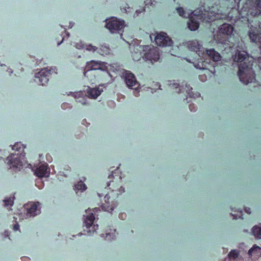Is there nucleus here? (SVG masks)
Here are the masks:
<instances>
[{
  "label": "nucleus",
  "instance_id": "58836bf2",
  "mask_svg": "<svg viewBox=\"0 0 261 261\" xmlns=\"http://www.w3.org/2000/svg\"><path fill=\"white\" fill-rule=\"evenodd\" d=\"M63 38L62 39V41H63ZM62 41H61L60 43H58V45H60V44L62 43Z\"/></svg>",
  "mask_w": 261,
  "mask_h": 261
},
{
  "label": "nucleus",
  "instance_id": "412c9836",
  "mask_svg": "<svg viewBox=\"0 0 261 261\" xmlns=\"http://www.w3.org/2000/svg\"><path fill=\"white\" fill-rule=\"evenodd\" d=\"M252 231L256 238L261 239V227L254 226L252 229Z\"/></svg>",
  "mask_w": 261,
  "mask_h": 261
},
{
  "label": "nucleus",
  "instance_id": "f8f14e48",
  "mask_svg": "<svg viewBox=\"0 0 261 261\" xmlns=\"http://www.w3.org/2000/svg\"><path fill=\"white\" fill-rule=\"evenodd\" d=\"M105 202H102L100 206L104 211L111 213L116 206L115 202L111 200L109 194H107L104 197Z\"/></svg>",
  "mask_w": 261,
  "mask_h": 261
},
{
  "label": "nucleus",
  "instance_id": "a878e982",
  "mask_svg": "<svg viewBox=\"0 0 261 261\" xmlns=\"http://www.w3.org/2000/svg\"><path fill=\"white\" fill-rule=\"evenodd\" d=\"M112 186V187L110 188V189H112V191H116L117 189H118V187L119 185H117L116 183L114 182V181H110V183L107 185L108 187H110Z\"/></svg>",
  "mask_w": 261,
  "mask_h": 261
},
{
  "label": "nucleus",
  "instance_id": "39448f33",
  "mask_svg": "<svg viewBox=\"0 0 261 261\" xmlns=\"http://www.w3.org/2000/svg\"><path fill=\"white\" fill-rule=\"evenodd\" d=\"M107 63L105 62L91 61L87 63L84 75L88 80L93 83L96 79V76L94 73V71L97 70H101L106 71L107 73L110 74L109 72L108 66Z\"/></svg>",
  "mask_w": 261,
  "mask_h": 261
},
{
  "label": "nucleus",
  "instance_id": "7ed1b4c3",
  "mask_svg": "<svg viewBox=\"0 0 261 261\" xmlns=\"http://www.w3.org/2000/svg\"><path fill=\"white\" fill-rule=\"evenodd\" d=\"M249 57L246 51L237 50L234 61L239 63L238 74L241 82L247 85L255 80V73L252 69L253 62L249 61Z\"/></svg>",
  "mask_w": 261,
  "mask_h": 261
},
{
  "label": "nucleus",
  "instance_id": "393cba45",
  "mask_svg": "<svg viewBox=\"0 0 261 261\" xmlns=\"http://www.w3.org/2000/svg\"><path fill=\"white\" fill-rule=\"evenodd\" d=\"M176 10L179 16L184 17L187 18L188 17V15H186V12L185 11L184 9L182 7H178L176 8ZM188 14V15H189Z\"/></svg>",
  "mask_w": 261,
  "mask_h": 261
},
{
  "label": "nucleus",
  "instance_id": "9b49d317",
  "mask_svg": "<svg viewBox=\"0 0 261 261\" xmlns=\"http://www.w3.org/2000/svg\"><path fill=\"white\" fill-rule=\"evenodd\" d=\"M156 44L160 46H170L173 44L172 40L165 33L158 34L154 39Z\"/></svg>",
  "mask_w": 261,
  "mask_h": 261
},
{
  "label": "nucleus",
  "instance_id": "c9c22d12",
  "mask_svg": "<svg viewBox=\"0 0 261 261\" xmlns=\"http://www.w3.org/2000/svg\"><path fill=\"white\" fill-rule=\"evenodd\" d=\"M97 194H98V196H99V197H101L102 196H103V193H101V194H100V193H97Z\"/></svg>",
  "mask_w": 261,
  "mask_h": 261
},
{
  "label": "nucleus",
  "instance_id": "c85d7f7f",
  "mask_svg": "<svg viewBox=\"0 0 261 261\" xmlns=\"http://www.w3.org/2000/svg\"><path fill=\"white\" fill-rule=\"evenodd\" d=\"M19 229V225L18 224H16L13 226V229L14 231H17Z\"/></svg>",
  "mask_w": 261,
  "mask_h": 261
},
{
  "label": "nucleus",
  "instance_id": "f704fd0d",
  "mask_svg": "<svg viewBox=\"0 0 261 261\" xmlns=\"http://www.w3.org/2000/svg\"><path fill=\"white\" fill-rule=\"evenodd\" d=\"M76 101L81 102L83 105H85L86 103L85 101H82L81 100H79V101L76 100Z\"/></svg>",
  "mask_w": 261,
  "mask_h": 261
},
{
  "label": "nucleus",
  "instance_id": "4c0bfd02",
  "mask_svg": "<svg viewBox=\"0 0 261 261\" xmlns=\"http://www.w3.org/2000/svg\"><path fill=\"white\" fill-rule=\"evenodd\" d=\"M106 235H107V237L108 236H110V233H108V232H107V233H106Z\"/></svg>",
  "mask_w": 261,
  "mask_h": 261
},
{
  "label": "nucleus",
  "instance_id": "a19ab883",
  "mask_svg": "<svg viewBox=\"0 0 261 261\" xmlns=\"http://www.w3.org/2000/svg\"><path fill=\"white\" fill-rule=\"evenodd\" d=\"M119 178L120 179H121V176H119Z\"/></svg>",
  "mask_w": 261,
  "mask_h": 261
},
{
  "label": "nucleus",
  "instance_id": "79ce46f5",
  "mask_svg": "<svg viewBox=\"0 0 261 261\" xmlns=\"http://www.w3.org/2000/svg\"><path fill=\"white\" fill-rule=\"evenodd\" d=\"M240 213H241V214L242 213V210H241V211H240Z\"/></svg>",
  "mask_w": 261,
  "mask_h": 261
},
{
  "label": "nucleus",
  "instance_id": "f257e3e1",
  "mask_svg": "<svg viewBox=\"0 0 261 261\" xmlns=\"http://www.w3.org/2000/svg\"><path fill=\"white\" fill-rule=\"evenodd\" d=\"M241 1H237L236 5L231 6V1L226 0L225 5L227 8L230 10L227 15H224V17L226 20L232 22L242 18V21L251 24L253 22L252 18L261 14V0H246L240 8Z\"/></svg>",
  "mask_w": 261,
  "mask_h": 261
},
{
  "label": "nucleus",
  "instance_id": "f03ea898",
  "mask_svg": "<svg viewBox=\"0 0 261 261\" xmlns=\"http://www.w3.org/2000/svg\"><path fill=\"white\" fill-rule=\"evenodd\" d=\"M187 45L190 50L193 52L194 59L191 61L190 59H185L189 63L193 64L194 67L197 69L206 70L210 63L203 61L202 58L208 56L210 59L216 62L221 60V57L219 53L214 49H204L202 46L197 41H190L187 43Z\"/></svg>",
  "mask_w": 261,
  "mask_h": 261
},
{
  "label": "nucleus",
  "instance_id": "7c9ffc66",
  "mask_svg": "<svg viewBox=\"0 0 261 261\" xmlns=\"http://www.w3.org/2000/svg\"><path fill=\"white\" fill-rule=\"evenodd\" d=\"M245 211L247 213L249 214H251V210L250 208L245 207Z\"/></svg>",
  "mask_w": 261,
  "mask_h": 261
},
{
  "label": "nucleus",
  "instance_id": "0eeeda50",
  "mask_svg": "<svg viewBox=\"0 0 261 261\" xmlns=\"http://www.w3.org/2000/svg\"><path fill=\"white\" fill-rule=\"evenodd\" d=\"M144 50H147L144 55V58L145 60L150 61L151 63L159 60L160 55L158 49L156 47L153 46L145 45L143 47Z\"/></svg>",
  "mask_w": 261,
  "mask_h": 261
},
{
  "label": "nucleus",
  "instance_id": "423d86ee",
  "mask_svg": "<svg viewBox=\"0 0 261 261\" xmlns=\"http://www.w3.org/2000/svg\"><path fill=\"white\" fill-rule=\"evenodd\" d=\"M53 68L48 69L47 68L42 69L35 75L34 81L39 85L44 86L47 84L52 74Z\"/></svg>",
  "mask_w": 261,
  "mask_h": 261
},
{
  "label": "nucleus",
  "instance_id": "6e6552de",
  "mask_svg": "<svg viewBox=\"0 0 261 261\" xmlns=\"http://www.w3.org/2000/svg\"><path fill=\"white\" fill-rule=\"evenodd\" d=\"M248 36L252 42L259 43L261 48V23L258 25V27L251 25Z\"/></svg>",
  "mask_w": 261,
  "mask_h": 261
},
{
  "label": "nucleus",
  "instance_id": "b1692460",
  "mask_svg": "<svg viewBox=\"0 0 261 261\" xmlns=\"http://www.w3.org/2000/svg\"><path fill=\"white\" fill-rule=\"evenodd\" d=\"M14 197L6 198L4 200L5 206H12L14 203Z\"/></svg>",
  "mask_w": 261,
  "mask_h": 261
},
{
  "label": "nucleus",
  "instance_id": "c756f323",
  "mask_svg": "<svg viewBox=\"0 0 261 261\" xmlns=\"http://www.w3.org/2000/svg\"><path fill=\"white\" fill-rule=\"evenodd\" d=\"M76 47L78 49H81V48H84L85 47H84V44L79 45V43H77L76 45Z\"/></svg>",
  "mask_w": 261,
  "mask_h": 261
},
{
  "label": "nucleus",
  "instance_id": "ea45409f",
  "mask_svg": "<svg viewBox=\"0 0 261 261\" xmlns=\"http://www.w3.org/2000/svg\"><path fill=\"white\" fill-rule=\"evenodd\" d=\"M85 121H86V120H85V119L83 120V123H84V122Z\"/></svg>",
  "mask_w": 261,
  "mask_h": 261
},
{
  "label": "nucleus",
  "instance_id": "aec40b11",
  "mask_svg": "<svg viewBox=\"0 0 261 261\" xmlns=\"http://www.w3.org/2000/svg\"><path fill=\"white\" fill-rule=\"evenodd\" d=\"M47 164L40 165L36 170V175L39 177H43L45 176L47 172Z\"/></svg>",
  "mask_w": 261,
  "mask_h": 261
},
{
  "label": "nucleus",
  "instance_id": "9d476101",
  "mask_svg": "<svg viewBox=\"0 0 261 261\" xmlns=\"http://www.w3.org/2000/svg\"><path fill=\"white\" fill-rule=\"evenodd\" d=\"M92 210L88 208L85 211L86 216L85 219L84 223L87 229L92 228V230L89 229L88 231L91 232L92 231L93 232L98 229V225L97 224H93L94 220H95V216L93 212H91Z\"/></svg>",
  "mask_w": 261,
  "mask_h": 261
},
{
  "label": "nucleus",
  "instance_id": "a211bd4d",
  "mask_svg": "<svg viewBox=\"0 0 261 261\" xmlns=\"http://www.w3.org/2000/svg\"><path fill=\"white\" fill-rule=\"evenodd\" d=\"M102 91V89L97 88H90L88 87L87 94L89 98L96 99L99 95H100Z\"/></svg>",
  "mask_w": 261,
  "mask_h": 261
},
{
  "label": "nucleus",
  "instance_id": "2eb2a0df",
  "mask_svg": "<svg viewBox=\"0 0 261 261\" xmlns=\"http://www.w3.org/2000/svg\"><path fill=\"white\" fill-rule=\"evenodd\" d=\"M40 203L38 202L33 203L30 204H27L25 208L27 210V215L30 216H35L37 215L40 213V209L39 208V206Z\"/></svg>",
  "mask_w": 261,
  "mask_h": 261
},
{
  "label": "nucleus",
  "instance_id": "4be33fe9",
  "mask_svg": "<svg viewBox=\"0 0 261 261\" xmlns=\"http://www.w3.org/2000/svg\"><path fill=\"white\" fill-rule=\"evenodd\" d=\"M240 254V251L237 250H232L228 253V256L230 259H236L238 258Z\"/></svg>",
  "mask_w": 261,
  "mask_h": 261
},
{
  "label": "nucleus",
  "instance_id": "2f4dec72",
  "mask_svg": "<svg viewBox=\"0 0 261 261\" xmlns=\"http://www.w3.org/2000/svg\"><path fill=\"white\" fill-rule=\"evenodd\" d=\"M119 191L121 192V193L124 192V191H125L124 188H123L122 186H121L119 188Z\"/></svg>",
  "mask_w": 261,
  "mask_h": 261
},
{
  "label": "nucleus",
  "instance_id": "1a4fd4ad",
  "mask_svg": "<svg viewBox=\"0 0 261 261\" xmlns=\"http://www.w3.org/2000/svg\"><path fill=\"white\" fill-rule=\"evenodd\" d=\"M124 21L120 20L116 18L113 17L106 24V27L110 30L111 33L121 30L124 28Z\"/></svg>",
  "mask_w": 261,
  "mask_h": 261
},
{
  "label": "nucleus",
  "instance_id": "cd10ccee",
  "mask_svg": "<svg viewBox=\"0 0 261 261\" xmlns=\"http://www.w3.org/2000/svg\"><path fill=\"white\" fill-rule=\"evenodd\" d=\"M119 217L121 219H125L126 217V214L125 213H121L119 215Z\"/></svg>",
  "mask_w": 261,
  "mask_h": 261
},
{
  "label": "nucleus",
  "instance_id": "5701e85b",
  "mask_svg": "<svg viewBox=\"0 0 261 261\" xmlns=\"http://www.w3.org/2000/svg\"><path fill=\"white\" fill-rule=\"evenodd\" d=\"M75 189L79 191L81 190L83 191L87 189V187L86 185L82 180H81L75 185Z\"/></svg>",
  "mask_w": 261,
  "mask_h": 261
},
{
  "label": "nucleus",
  "instance_id": "4468645a",
  "mask_svg": "<svg viewBox=\"0 0 261 261\" xmlns=\"http://www.w3.org/2000/svg\"><path fill=\"white\" fill-rule=\"evenodd\" d=\"M124 79L125 83L128 88H133L138 84L135 75L129 71L124 72Z\"/></svg>",
  "mask_w": 261,
  "mask_h": 261
},
{
  "label": "nucleus",
  "instance_id": "bb28decb",
  "mask_svg": "<svg viewBox=\"0 0 261 261\" xmlns=\"http://www.w3.org/2000/svg\"><path fill=\"white\" fill-rule=\"evenodd\" d=\"M189 108L191 112H195L197 110L195 105L193 103H191L189 105Z\"/></svg>",
  "mask_w": 261,
  "mask_h": 261
},
{
  "label": "nucleus",
  "instance_id": "6ab92c4d",
  "mask_svg": "<svg viewBox=\"0 0 261 261\" xmlns=\"http://www.w3.org/2000/svg\"><path fill=\"white\" fill-rule=\"evenodd\" d=\"M248 254L250 257L253 256H259L261 254V248L254 244L248 251Z\"/></svg>",
  "mask_w": 261,
  "mask_h": 261
},
{
  "label": "nucleus",
  "instance_id": "20e7f679",
  "mask_svg": "<svg viewBox=\"0 0 261 261\" xmlns=\"http://www.w3.org/2000/svg\"><path fill=\"white\" fill-rule=\"evenodd\" d=\"M15 152L8 156L7 160L10 168L20 170L22 167L25 153L24 152V146L21 142L16 143L12 147Z\"/></svg>",
  "mask_w": 261,
  "mask_h": 261
},
{
  "label": "nucleus",
  "instance_id": "72a5a7b5",
  "mask_svg": "<svg viewBox=\"0 0 261 261\" xmlns=\"http://www.w3.org/2000/svg\"><path fill=\"white\" fill-rule=\"evenodd\" d=\"M98 210H99V208L95 207L93 209L92 211L93 213H94L95 214L96 213H97L98 212Z\"/></svg>",
  "mask_w": 261,
  "mask_h": 261
},
{
  "label": "nucleus",
  "instance_id": "e433bc0d",
  "mask_svg": "<svg viewBox=\"0 0 261 261\" xmlns=\"http://www.w3.org/2000/svg\"><path fill=\"white\" fill-rule=\"evenodd\" d=\"M111 177H113V174H110V175L109 176V178H111Z\"/></svg>",
  "mask_w": 261,
  "mask_h": 261
},
{
  "label": "nucleus",
  "instance_id": "f3484780",
  "mask_svg": "<svg viewBox=\"0 0 261 261\" xmlns=\"http://www.w3.org/2000/svg\"><path fill=\"white\" fill-rule=\"evenodd\" d=\"M233 31V27L229 24L224 23L219 28V32L221 34L231 35Z\"/></svg>",
  "mask_w": 261,
  "mask_h": 261
},
{
  "label": "nucleus",
  "instance_id": "dca6fc26",
  "mask_svg": "<svg viewBox=\"0 0 261 261\" xmlns=\"http://www.w3.org/2000/svg\"><path fill=\"white\" fill-rule=\"evenodd\" d=\"M86 49L90 51H97L98 54L102 56H105L109 54L111 51L109 47L106 45H101L99 48H98L96 46H92V45H89L87 46Z\"/></svg>",
  "mask_w": 261,
  "mask_h": 261
},
{
  "label": "nucleus",
  "instance_id": "ddd939ff",
  "mask_svg": "<svg viewBox=\"0 0 261 261\" xmlns=\"http://www.w3.org/2000/svg\"><path fill=\"white\" fill-rule=\"evenodd\" d=\"M174 85L176 86L175 87L176 89L178 88V91H177L178 93H184L185 92H186V93L190 97L194 98L200 96V94L199 93H193V92L192 91V88L190 86L189 84H188L187 83L185 84V88L182 87V88H179V84H174Z\"/></svg>",
  "mask_w": 261,
  "mask_h": 261
},
{
  "label": "nucleus",
  "instance_id": "473e14b6",
  "mask_svg": "<svg viewBox=\"0 0 261 261\" xmlns=\"http://www.w3.org/2000/svg\"><path fill=\"white\" fill-rule=\"evenodd\" d=\"M68 105L67 103H63L61 105V107L63 109H64L66 108V106Z\"/></svg>",
  "mask_w": 261,
  "mask_h": 261
}]
</instances>
